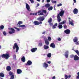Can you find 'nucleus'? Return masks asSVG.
Masks as SVG:
<instances>
[{
	"label": "nucleus",
	"instance_id": "nucleus-1",
	"mask_svg": "<svg viewBox=\"0 0 79 79\" xmlns=\"http://www.w3.org/2000/svg\"><path fill=\"white\" fill-rule=\"evenodd\" d=\"M1 57L3 58H5L6 60H8L10 57V56L8 54H3L1 55Z\"/></svg>",
	"mask_w": 79,
	"mask_h": 79
},
{
	"label": "nucleus",
	"instance_id": "nucleus-2",
	"mask_svg": "<svg viewBox=\"0 0 79 79\" xmlns=\"http://www.w3.org/2000/svg\"><path fill=\"white\" fill-rule=\"evenodd\" d=\"M13 49H15V48H16V52H18V50H19V47H18V45L17 44V43H15L14 44V45L13 46Z\"/></svg>",
	"mask_w": 79,
	"mask_h": 79
},
{
	"label": "nucleus",
	"instance_id": "nucleus-3",
	"mask_svg": "<svg viewBox=\"0 0 79 79\" xmlns=\"http://www.w3.org/2000/svg\"><path fill=\"white\" fill-rule=\"evenodd\" d=\"M9 29L11 31H9V33L10 34H14L15 32V30L12 28H9Z\"/></svg>",
	"mask_w": 79,
	"mask_h": 79
},
{
	"label": "nucleus",
	"instance_id": "nucleus-4",
	"mask_svg": "<svg viewBox=\"0 0 79 79\" xmlns=\"http://www.w3.org/2000/svg\"><path fill=\"white\" fill-rule=\"evenodd\" d=\"M37 20H38L39 21H40V22H42V21H43L44 19L45 18L44 17L40 16L37 19Z\"/></svg>",
	"mask_w": 79,
	"mask_h": 79
},
{
	"label": "nucleus",
	"instance_id": "nucleus-5",
	"mask_svg": "<svg viewBox=\"0 0 79 79\" xmlns=\"http://www.w3.org/2000/svg\"><path fill=\"white\" fill-rule=\"evenodd\" d=\"M33 23L35 25H36L38 26V25H39L40 24H42V22H39L37 21H35L33 22Z\"/></svg>",
	"mask_w": 79,
	"mask_h": 79
},
{
	"label": "nucleus",
	"instance_id": "nucleus-6",
	"mask_svg": "<svg viewBox=\"0 0 79 79\" xmlns=\"http://www.w3.org/2000/svg\"><path fill=\"white\" fill-rule=\"evenodd\" d=\"M32 64V62L31 60H28L27 63V64H26V66H30Z\"/></svg>",
	"mask_w": 79,
	"mask_h": 79
},
{
	"label": "nucleus",
	"instance_id": "nucleus-7",
	"mask_svg": "<svg viewBox=\"0 0 79 79\" xmlns=\"http://www.w3.org/2000/svg\"><path fill=\"white\" fill-rule=\"evenodd\" d=\"M26 8L27 9V10L29 11H31V10L30 9V6L27 3H26Z\"/></svg>",
	"mask_w": 79,
	"mask_h": 79
},
{
	"label": "nucleus",
	"instance_id": "nucleus-8",
	"mask_svg": "<svg viewBox=\"0 0 79 79\" xmlns=\"http://www.w3.org/2000/svg\"><path fill=\"white\" fill-rule=\"evenodd\" d=\"M73 13L75 15H76V14H77V13H78V10H77V9L76 8H75L73 11Z\"/></svg>",
	"mask_w": 79,
	"mask_h": 79
},
{
	"label": "nucleus",
	"instance_id": "nucleus-9",
	"mask_svg": "<svg viewBox=\"0 0 79 79\" xmlns=\"http://www.w3.org/2000/svg\"><path fill=\"white\" fill-rule=\"evenodd\" d=\"M64 32L66 34H70V32H71V31H70V30L67 29L64 30Z\"/></svg>",
	"mask_w": 79,
	"mask_h": 79
},
{
	"label": "nucleus",
	"instance_id": "nucleus-10",
	"mask_svg": "<svg viewBox=\"0 0 79 79\" xmlns=\"http://www.w3.org/2000/svg\"><path fill=\"white\" fill-rule=\"evenodd\" d=\"M17 73L18 74H19L22 73V70L19 69H17Z\"/></svg>",
	"mask_w": 79,
	"mask_h": 79
},
{
	"label": "nucleus",
	"instance_id": "nucleus-11",
	"mask_svg": "<svg viewBox=\"0 0 79 79\" xmlns=\"http://www.w3.org/2000/svg\"><path fill=\"white\" fill-rule=\"evenodd\" d=\"M64 10H61L60 13L59 14V16L60 15V16H63V15H64Z\"/></svg>",
	"mask_w": 79,
	"mask_h": 79
},
{
	"label": "nucleus",
	"instance_id": "nucleus-12",
	"mask_svg": "<svg viewBox=\"0 0 79 79\" xmlns=\"http://www.w3.org/2000/svg\"><path fill=\"white\" fill-rule=\"evenodd\" d=\"M50 47H52V48H55L56 47L55 44L54 43H52L50 44Z\"/></svg>",
	"mask_w": 79,
	"mask_h": 79
},
{
	"label": "nucleus",
	"instance_id": "nucleus-13",
	"mask_svg": "<svg viewBox=\"0 0 79 79\" xmlns=\"http://www.w3.org/2000/svg\"><path fill=\"white\" fill-rule=\"evenodd\" d=\"M74 59L75 60V61H77V60H79V57L77 55H75L74 56Z\"/></svg>",
	"mask_w": 79,
	"mask_h": 79
},
{
	"label": "nucleus",
	"instance_id": "nucleus-14",
	"mask_svg": "<svg viewBox=\"0 0 79 79\" xmlns=\"http://www.w3.org/2000/svg\"><path fill=\"white\" fill-rule=\"evenodd\" d=\"M57 18L58 22L60 23L61 21V18H60V14H57Z\"/></svg>",
	"mask_w": 79,
	"mask_h": 79
},
{
	"label": "nucleus",
	"instance_id": "nucleus-15",
	"mask_svg": "<svg viewBox=\"0 0 79 79\" xmlns=\"http://www.w3.org/2000/svg\"><path fill=\"white\" fill-rule=\"evenodd\" d=\"M69 24H70L71 25V26H74V23H73V20H71V21L70 20H69Z\"/></svg>",
	"mask_w": 79,
	"mask_h": 79
},
{
	"label": "nucleus",
	"instance_id": "nucleus-16",
	"mask_svg": "<svg viewBox=\"0 0 79 79\" xmlns=\"http://www.w3.org/2000/svg\"><path fill=\"white\" fill-rule=\"evenodd\" d=\"M37 50V48H33L31 49V51L32 52H35Z\"/></svg>",
	"mask_w": 79,
	"mask_h": 79
},
{
	"label": "nucleus",
	"instance_id": "nucleus-17",
	"mask_svg": "<svg viewBox=\"0 0 79 79\" xmlns=\"http://www.w3.org/2000/svg\"><path fill=\"white\" fill-rule=\"evenodd\" d=\"M21 60L23 62H25L26 61V58H25V57L23 56L21 59Z\"/></svg>",
	"mask_w": 79,
	"mask_h": 79
},
{
	"label": "nucleus",
	"instance_id": "nucleus-18",
	"mask_svg": "<svg viewBox=\"0 0 79 79\" xmlns=\"http://www.w3.org/2000/svg\"><path fill=\"white\" fill-rule=\"evenodd\" d=\"M48 64H47L46 63L44 62V64L43 65L44 67H45V68H47V67H48Z\"/></svg>",
	"mask_w": 79,
	"mask_h": 79
},
{
	"label": "nucleus",
	"instance_id": "nucleus-19",
	"mask_svg": "<svg viewBox=\"0 0 79 79\" xmlns=\"http://www.w3.org/2000/svg\"><path fill=\"white\" fill-rule=\"evenodd\" d=\"M49 48V47L48 46V45H44V50H47V49H48Z\"/></svg>",
	"mask_w": 79,
	"mask_h": 79
},
{
	"label": "nucleus",
	"instance_id": "nucleus-20",
	"mask_svg": "<svg viewBox=\"0 0 79 79\" xmlns=\"http://www.w3.org/2000/svg\"><path fill=\"white\" fill-rule=\"evenodd\" d=\"M7 71H10L11 70V67L10 66H7L6 68Z\"/></svg>",
	"mask_w": 79,
	"mask_h": 79
},
{
	"label": "nucleus",
	"instance_id": "nucleus-21",
	"mask_svg": "<svg viewBox=\"0 0 79 79\" xmlns=\"http://www.w3.org/2000/svg\"><path fill=\"white\" fill-rule=\"evenodd\" d=\"M68 51H66L65 52V56L66 57V58L68 57Z\"/></svg>",
	"mask_w": 79,
	"mask_h": 79
},
{
	"label": "nucleus",
	"instance_id": "nucleus-22",
	"mask_svg": "<svg viewBox=\"0 0 79 79\" xmlns=\"http://www.w3.org/2000/svg\"><path fill=\"white\" fill-rule=\"evenodd\" d=\"M45 42L47 45H49V42L47 40H45Z\"/></svg>",
	"mask_w": 79,
	"mask_h": 79
},
{
	"label": "nucleus",
	"instance_id": "nucleus-23",
	"mask_svg": "<svg viewBox=\"0 0 79 79\" xmlns=\"http://www.w3.org/2000/svg\"><path fill=\"white\" fill-rule=\"evenodd\" d=\"M5 28V27L3 25H2L0 26V30H3V29Z\"/></svg>",
	"mask_w": 79,
	"mask_h": 79
},
{
	"label": "nucleus",
	"instance_id": "nucleus-24",
	"mask_svg": "<svg viewBox=\"0 0 79 79\" xmlns=\"http://www.w3.org/2000/svg\"><path fill=\"white\" fill-rule=\"evenodd\" d=\"M5 75L2 73H0V77H4Z\"/></svg>",
	"mask_w": 79,
	"mask_h": 79
},
{
	"label": "nucleus",
	"instance_id": "nucleus-25",
	"mask_svg": "<svg viewBox=\"0 0 79 79\" xmlns=\"http://www.w3.org/2000/svg\"><path fill=\"white\" fill-rule=\"evenodd\" d=\"M57 25H58L57 23H56L55 25H53L52 26L53 29H55V28H56V27L57 26Z\"/></svg>",
	"mask_w": 79,
	"mask_h": 79
},
{
	"label": "nucleus",
	"instance_id": "nucleus-26",
	"mask_svg": "<svg viewBox=\"0 0 79 79\" xmlns=\"http://www.w3.org/2000/svg\"><path fill=\"white\" fill-rule=\"evenodd\" d=\"M73 41L74 42H76L77 41V38L76 37H75L74 39L73 40Z\"/></svg>",
	"mask_w": 79,
	"mask_h": 79
},
{
	"label": "nucleus",
	"instance_id": "nucleus-27",
	"mask_svg": "<svg viewBox=\"0 0 79 79\" xmlns=\"http://www.w3.org/2000/svg\"><path fill=\"white\" fill-rule=\"evenodd\" d=\"M50 4L49 3H47L45 5V6L46 7V8H48V7H50Z\"/></svg>",
	"mask_w": 79,
	"mask_h": 79
},
{
	"label": "nucleus",
	"instance_id": "nucleus-28",
	"mask_svg": "<svg viewBox=\"0 0 79 79\" xmlns=\"http://www.w3.org/2000/svg\"><path fill=\"white\" fill-rule=\"evenodd\" d=\"M66 22H65L64 21H63V22H61V23H59V25H62V24H65Z\"/></svg>",
	"mask_w": 79,
	"mask_h": 79
},
{
	"label": "nucleus",
	"instance_id": "nucleus-29",
	"mask_svg": "<svg viewBox=\"0 0 79 79\" xmlns=\"http://www.w3.org/2000/svg\"><path fill=\"white\" fill-rule=\"evenodd\" d=\"M58 27L59 29H62L63 28V25H59Z\"/></svg>",
	"mask_w": 79,
	"mask_h": 79
},
{
	"label": "nucleus",
	"instance_id": "nucleus-30",
	"mask_svg": "<svg viewBox=\"0 0 79 79\" xmlns=\"http://www.w3.org/2000/svg\"><path fill=\"white\" fill-rule=\"evenodd\" d=\"M52 56V54L50 53H49L47 55V56L48 58H50Z\"/></svg>",
	"mask_w": 79,
	"mask_h": 79
},
{
	"label": "nucleus",
	"instance_id": "nucleus-31",
	"mask_svg": "<svg viewBox=\"0 0 79 79\" xmlns=\"http://www.w3.org/2000/svg\"><path fill=\"white\" fill-rule=\"evenodd\" d=\"M53 10V7L51 6L50 7L48 8V10H49V11H50V10Z\"/></svg>",
	"mask_w": 79,
	"mask_h": 79
},
{
	"label": "nucleus",
	"instance_id": "nucleus-32",
	"mask_svg": "<svg viewBox=\"0 0 79 79\" xmlns=\"http://www.w3.org/2000/svg\"><path fill=\"white\" fill-rule=\"evenodd\" d=\"M19 27H26V26H25V25H20L19 26Z\"/></svg>",
	"mask_w": 79,
	"mask_h": 79
},
{
	"label": "nucleus",
	"instance_id": "nucleus-33",
	"mask_svg": "<svg viewBox=\"0 0 79 79\" xmlns=\"http://www.w3.org/2000/svg\"><path fill=\"white\" fill-rule=\"evenodd\" d=\"M48 41H49V42H50L51 40H52V38H51V37H48Z\"/></svg>",
	"mask_w": 79,
	"mask_h": 79
},
{
	"label": "nucleus",
	"instance_id": "nucleus-34",
	"mask_svg": "<svg viewBox=\"0 0 79 79\" xmlns=\"http://www.w3.org/2000/svg\"><path fill=\"white\" fill-rule=\"evenodd\" d=\"M18 24H19V25H20V24H23V22L22 21H19L18 22Z\"/></svg>",
	"mask_w": 79,
	"mask_h": 79
},
{
	"label": "nucleus",
	"instance_id": "nucleus-35",
	"mask_svg": "<svg viewBox=\"0 0 79 79\" xmlns=\"http://www.w3.org/2000/svg\"><path fill=\"white\" fill-rule=\"evenodd\" d=\"M52 18H50V19H49L48 21V23H52Z\"/></svg>",
	"mask_w": 79,
	"mask_h": 79
},
{
	"label": "nucleus",
	"instance_id": "nucleus-36",
	"mask_svg": "<svg viewBox=\"0 0 79 79\" xmlns=\"http://www.w3.org/2000/svg\"><path fill=\"white\" fill-rule=\"evenodd\" d=\"M14 77H15L14 75H12L11 76V77L10 78V79H14Z\"/></svg>",
	"mask_w": 79,
	"mask_h": 79
},
{
	"label": "nucleus",
	"instance_id": "nucleus-37",
	"mask_svg": "<svg viewBox=\"0 0 79 79\" xmlns=\"http://www.w3.org/2000/svg\"><path fill=\"white\" fill-rule=\"evenodd\" d=\"M63 27L64 29H66V28H67V25L66 24H64V25Z\"/></svg>",
	"mask_w": 79,
	"mask_h": 79
},
{
	"label": "nucleus",
	"instance_id": "nucleus-38",
	"mask_svg": "<svg viewBox=\"0 0 79 79\" xmlns=\"http://www.w3.org/2000/svg\"><path fill=\"white\" fill-rule=\"evenodd\" d=\"M43 13H47V10H42Z\"/></svg>",
	"mask_w": 79,
	"mask_h": 79
},
{
	"label": "nucleus",
	"instance_id": "nucleus-39",
	"mask_svg": "<svg viewBox=\"0 0 79 79\" xmlns=\"http://www.w3.org/2000/svg\"><path fill=\"white\" fill-rule=\"evenodd\" d=\"M29 1L31 2V3H34V1L33 0H29Z\"/></svg>",
	"mask_w": 79,
	"mask_h": 79
},
{
	"label": "nucleus",
	"instance_id": "nucleus-40",
	"mask_svg": "<svg viewBox=\"0 0 79 79\" xmlns=\"http://www.w3.org/2000/svg\"><path fill=\"white\" fill-rule=\"evenodd\" d=\"M3 35H6V32L5 31L3 32Z\"/></svg>",
	"mask_w": 79,
	"mask_h": 79
},
{
	"label": "nucleus",
	"instance_id": "nucleus-41",
	"mask_svg": "<svg viewBox=\"0 0 79 79\" xmlns=\"http://www.w3.org/2000/svg\"><path fill=\"white\" fill-rule=\"evenodd\" d=\"M52 3H56V1H52Z\"/></svg>",
	"mask_w": 79,
	"mask_h": 79
},
{
	"label": "nucleus",
	"instance_id": "nucleus-42",
	"mask_svg": "<svg viewBox=\"0 0 79 79\" xmlns=\"http://www.w3.org/2000/svg\"><path fill=\"white\" fill-rule=\"evenodd\" d=\"M62 6V4L60 3L57 5V6Z\"/></svg>",
	"mask_w": 79,
	"mask_h": 79
},
{
	"label": "nucleus",
	"instance_id": "nucleus-43",
	"mask_svg": "<svg viewBox=\"0 0 79 79\" xmlns=\"http://www.w3.org/2000/svg\"><path fill=\"white\" fill-rule=\"evenodd\" d=\"M38 15H39V16H40V15H44V14L43 13H41L40 14H39Z\"/></svg>",
	"mask_w": 79,
	"mask_h": 79
},
{
	"label": "nucleus",
	"instance_id": "nucleus-44",
	"mask_svg": "<svg viewBox=\"0 0 79 79\" xmlns=\"http://www.w3.org/2000/svg\"><path fill=\"white\" fill-rule=\"evenodd\" d=\"M9 74L10 76H12L13 75V73H12V72H10L9 73Z\"/></svg>",
	"mask_w": 79,
	"mask_h": 79
},
{
	"label": "nucleus",
	"instance_id": "nucleus-45",
	"mask_svg": "<svg viewBox=\"0 0 79 79\" xmlns=\"http://www.w3.org/2000/svg\"><path fill=\"white\" fill-rule=\"evenodd\" d=\"M13 57L14 58H15V59H16V55H14Z\"/></svg>",
	"mask_w": 79,
	"mask_h": 79
},
{
	"label": "nucleus",
	"instance_id": "nucleus-46",
	"mask_svg": "<svg viewBox=\"0 0 79 79\" xmlns=\"http://www.w3.org/2000/svg\"><path fill=\"white\" fill-rule=\"evenodd\" d=\"M39 45L40 47H42V43H40L39 44Z\"/></svg>",
	"mask_w": 79,
	"mask_h": 79
},
{
	"label": "nucleus",
	"instance_id": "nucleus-47",
	"mask_svg": "<svg viewBox=\"0 0 79 79\" xmlns=\"http://www.w3.org/2000/svg\"><path fill=\"white\" fill-rule=\"evenodd\" d=\"M15 29H17V30L18 31H20V29H19V28H16V27H15Z\"/></svg>",
	"mask_w": 79,
	"mask_h": 79
},
{
	"label": "nucleus",
	"instance_id": "nucleus-48",
	"mask_svg": "<svg viewBox=\"0 0 79 79\" xmlns=\"http://www.w3.org/2000/svg\"><path fill=\"white\" fill-rule=\"evenodd\" d=\"M73 57H74V55H72L70 56V58H73Z\"/></svg>",
	"mask_w": 79,
	"mask_h": 79
},
{
	"label": "nucleus",
	"instance_id": "nucleus-49",
	"mask_svg": "<svg viewBox=\"0 0 79 79\" xmlns=\"http://www.w3.org/2000/svg\"><path fill=\"white\" fill-rule=\"evenodd\" d=\"M75 44H76V45H79V41H78L77 42H76L75 43Z\"/></svg>",
	"mask_w": 79,
	"mask_h": 79
},
{
	"label": "nucleus",
	"instance_id": "nucleus-50",
	"mask_svg": "<svg viewBox=\"0 0 79 79\" xmlns=\"http://www.w3.org/2000/svg\"><path fill=\"white\" fill-rule=\"evenodd\" d=\"M46 2L47 3H49L50 2V0H47Z\"/></svg>",
	"mask_w": 79,
	"mask_h": 79
},
{
	"label": "nucleus",
	"instance_id": "nucleus-51",
	"mask_svg": "<svg viewBox=\"0 0 79 79\" xmlns=\"http://www.w3.org/2000/svg\"><path fill=\"white\" fill-rule=\"evenodd\" d=\"M58 41H61V38H59L58 39Z\"/></svg>",
	"mask_w": 79,
	"mask_h": 79
},
{
	"label": "nucleus",
	"instance_id": "nucleus-52",
	"mask_svg": "<svg viewBox=\"0 0 79 79\" xmlns=\"http://www.w3.org/2000/svg\"><path fill=\"white\" fill-rule=\"evenodd\" d=\"M42 12V11L41 10H39L38 11V14H39V13H41Z\"/></svg>",
	"mask_w": 79,
	"mask_h": 79
},
{
	"label": "nucleus",
	"instance_id": "nucleus-53",
	"mask_svg": "<svg viewBox=\"0 0 79 79\" xmlns=\"http://www.w3.org/2000/svg\"><path fill=\"white\" fill-rule=\"evenodd\" d=\"M76 78L77 79H79V75H78V76H77L76 77Z\"/></svg>",
	"mask_w": 79,
	"mask_h": 79
},
{
	"label": "nucleus",
	"instance_id": "nucleus-54",
	"mask_svg": "<svg viewBox=\"0 0 79 79\" xmlns=\"http://www.w3.org/2000/svg\"><path fill=\"white\" fill-rule=\"evenodd\" d=\"M49 23H50L49 24L50 26H52L53 25V23H51V22Z\"/></svg>",
	"mask_w": 79,
	"mask_h": 79
},
{
	"label": "nucleus",
	"instance_id": "nucleus-55",
	"mask_svg": "<svg viewBox=\"0 0 79 79\" xmlns=\"http://www.w3.org/2000/svg\"><path fill=\"white\" fill-rule=\"evenodd\" d=\"M52 79H55V76H53Z\"/></svg>",
	"mask_w": 79,
	"mask_h": 79
},
{
	"label": "nucleus",
	"instance_id": "nucleus-56",
	"mask_svg": "<svg viewBox=\"0 0 79 79\" xmlns=\"http://www.w3.org/2000/svg\"><path fill=\"white\" fill-rule=\"evenodd\" d=\"M47 63H48L49 64H50L51 63V61H48L47 62Z\"/></svg>",
	"mask_w": 79,
	"mask_h": 79
},
{
	"label": "nucleus",
	"instance_id": "nucleus-57",
	"mask_svg": "<svg viewBox=\"0 0 79 79\" xmlns=\"http://www.w3.org/2000/svg\"><path fill=\"white\" fill-rule=\"evenodd\" d=\"M68 77V78H70V77H71V75H69Z\"/></svg>",
	"mask_w": 79,
	"mask_h": 79
},
{
	"label": "nucleus",
	"instance_id": "nucleus-58",
	"mask_svg": "<svg viewBox=\"0 0 79 79\" xmlns=\"http://www.w3.org/2000/svg\"><path fill=\"white\" fill-rule=\"evenodd\" d=\"M73 2L75 3H76V0H73Z\"/></svg>",
	"mask_w": 79,
	"mask_h": 79
},
{
	"label": "nucleus",
	"instance_id": "nucleus-59",
	"mask_svg": "<svg viewBox=\"0 0 79 79\" xmlns=\"http://www.w3.org/2000/svg\"><path fill=\"white\" fill-rule=\"evenodd\" d=\"M45 32H43L42 33V34H45Z\"/></svg>",
	"mask_w": 79,
	"mask_h": 79
},
{
	"label": "nucleus",
	"instance_id": "nucleus-60",
	"mask_svg": "<svg viewBox=\"0 0 79 79\" xmlns=\"http://www.w3.org/2000/svg\"><path fill=\"white\" fill-rule=\"evenodd\" d=\"M39 6V4H37V7Z\"/></svg>",
	"mask_w": 79,
	"mask_h": 79
},
{
	"label": "nucleus",
	"instance_id": "nucleus-61",
	"mask_svg": "<svg viewBox=\"0 0 79 79\" xmlns=\"http://www.w3.org/2000/svg\"><path fill=\"white\" fill-rule=\"evenodd\" d=\"M45 0H42V3H44V1Z\"/></svg>",
	"mask_w": 79,
	"mask_h": 79
},
{
	"label": "nucleus",
	"instance_id": "nucleus-62",
	"mask_svg": "<svg viewBox=\"0 0 79 79\" xmlns=\"http://www.w3.org/2000/svg\"><path fill=\"white\" fill-rule=\"evenodd\" d=\"M35 15H37V13H35Z\"/></svg>",
	"mask_w": 79,
	"mask_h": 79
},
{
	"label": "nucleus",
	"instance_id": "nucleus-63",
	"mask_svg": "<svg viewBox=\"0 0 79 79\" xmlns=\"http://www.w3.org/2000/svg\"><path fill=\"white\" fill-rule=\"evenodd\" d=\"M32 15V13H30V15Z\"/></svg>",
	"mask_w": 79,
	"mask_h": 79
},
{
	"label": "nucleus",
	"instance_id": "nucleus-64",
	"mask_svg": "<svg viewBox=\"0 0 79 79\" xmlns=\"http://www.w3.org/2000/svg\"><path fill=\"white\" fill-rule=\"evenodd\" d=\"M77 74L78 75H79V72H78L77 73Z\"/></svg>",
	"mask_w": 79,
	"mask_h": 79
}]
</instances>
